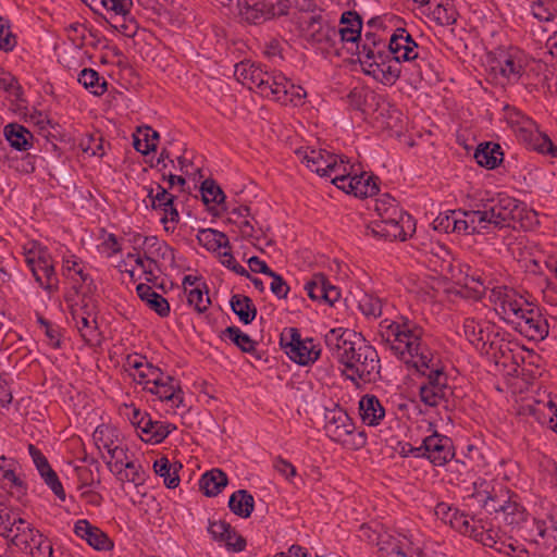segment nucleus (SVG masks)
I'll return each mask as SVG.
<instances>
[{
	"label": "nucleus",
	"instance_id": "obj_1",
	"mask_svg": "<svg viewBox=\"0 0 557 557\" xmlns=\"http://www.w3.org/2000/svg\"><path fill=\"white\" fill-rule=\"evenodd\" d=\"M377 335L385 349L425 377L419 387L424 405L436 407L448 400L453 395L448 376L441 360L423 342L422 327L408 318L401 317L398 321L384 319L379 324Z\"/></svg>",
	"mask_w": 557,
	"mask_h": 557
},
{
	"label": "nucleus",
	"instance_id": "obj_2",
	"mask_svg": "<svg viewBox=\"0 0 557 557\" xmlns=\"http://www.w3.org/2000/svg\"><path fill=\"white\" fill-rule=\"evenodd\" d=\"M388 53L377 59L368 73L380 78L385 85H394L401 75L410 84L438 81V73L426 48L419 46L405 28H397L391 36Z\"/></svg>",
	"mask_w": 557,
	"mask_h": 557
},
{
	"label": "nucleus",
	"instance_id": "obj_3",
	"mask_svg": "<svg viewBox=\"0 0 557 557\" xmlns=\"http://www.w3.org/2000/svg\"><path fill=\"white\" fill-rule=\"evenodd\" d=\"M331 356L343 367L347 379L357 383L374 382L380 375V358L374 347L350 331L330 330L324 337Z\"/></svg>",
	"mask_w": 557,
	"mask_h": 557
},
{
	"label": "nucleus",
	"instance_id": "obj_4",
	"mask_svg": "<svg viewBox=\"0 0 557 557\" xmlns=\"http://www.w3.org/2000/svg\"><path fill=\"white\" fill-rule=\"evenodd\" d=\"M481 205L486 211L487 223L492 231L504 227L515 228L516 224L522 228H529L537 223L535 211L529 210L523 202L507 195L498 194L482 201Z\"/></svg>",
	"mask_w": 557,
	"mask_h": 557
},
{
	"label": "nucleus",
	"instance_id": "obj_5",
	"mask_svg": "<svg viewBox=\"0 0 557 557\" xmlns=\"http://www.w3.org/2000/svg\"><path fill=\"white\" fill-rule=\"evenodd\" d=\"M25 262L38 285L49 294L59 289V277L48 248L33 242L24 247Z\"/></svg>",
	"mask_w": 557,
	"mask_h": 557
},
{
	"label": "nucleus",
	"instance_id": "obj_6",
	"mask_svg": "<svg viewBox=\"0 0 557 557\" xmlns=\"http://www.w3.org/2000/svg\"><path fill=\"white\" fill-rule=\"evenodd\" d=\"M298 27L301 37L311 46L329 51L338 44L337 28L319 14L300 16Z\"/></svg>",
	"mask_w": 557,
	"mask_h": 557
},
{
	"label": "nucleus",
	"instance_id": "obj_7",
	"mask_svg": "<svg viewBox=\"0 0 557 557\" xmlns=\"http://www.w3.org/2000/svg\"><path fill=\"white\" fill-rule=\"evenodd\" d=\"M281 346L286 355L296 363L307 366L320 357L321 350L312 338L302 339L295 327L284 329L281 334Z\"/></svg>",
	"mask_w": 557,
	"mask_h": 557
},
{
	"label": "nucleus",
	"instance_id": "obj_8",
	"mask_svg": "<svg viewBox=\"0 0 557 557\" xmlns=\"http://www.w3.org/2000/svg\"><path fill=\"white\" fill-rule=\"evenodd\" d=\"M368 230L375 237L404 242L414 233L416 223L412 216L404 211L399 213V216L372 221Z\"/></svg>",
	"mask_w": 557,
	"mask_h": 557
},
{
	"label": "nucleus",
	"instance_id": "obj_9",
	"mask_svg": "<svg viewBox=\"0 0 557 557\" xmlns=\"http://www.w3.org/2000/svg\"><path fill=\"white\" fill-rule=\"evenodd\" d=\"M237 7L243 20L252 24H261L268 20L286 15L290 2L289 0H261L249 4L247 0H238Z\"/></svg>",
	"mask_w": 557,
	"mask_h": 557
},
{
	"label": "nucleus",
	"instance_id": "obj_10",
	"mask_svg": "<svg viewBox=\"0 0 557 557\" xmlns=\"http://www.w3.org/2000/svg\"><path fill=\"white\" fill-rule=\"evenodd\" d=\"M421 450L422 457L438 467L446 465L455 456L451 440L437 432H434L422 441Z\"/></svg>",
	"mask_w": 557,
	"mask_h": 557
},
{
	"label": "nucleus",
	"instance_id": "obj_11",
	"mask_svg": "<svg viewBox=\"0 0 557 557\" xmlns=\"http://www.w3.org/2000/svg\"><path fill=\"white\" fill-rule=\"evenodd\" d=\"M295 153L308 169L322 177H326L327 173L334 170L335 159L337 157L327 150L312 149L309 147H301L297 149Z\"/></svg>",
	"mask_w": 557,
	"mask_h": 557
},
{
	"label": "nucleus",
	"instance_id": "obj_12",
	"mask_svg": "<svg viewBox=\"0 0 557 557\" xmlns=\"http://www.w3.org/2000/svg\"><path fill=\"white\" fill-rule=\"evenodd\" d=\"M494 63L493 70L499 71L508 82H518L524 72V60L517 49L500 51Z\"/></svg>",
	"mask_w": 557,
	"mask_h": 557
},
{
	"label": "nucleus",
	"instance_id": "obj_13",
	"mask_svg": "<svg viewBox=\"0 0 557 557\" xmlns=\"http://www.w3.org/2000/svg\"><path fill=\"white\" fill-rule=\"evenodd\" d=\"M308 296L314 301L334 305L341 298L339 288L332 285L323 273H315L305 284Z\"/></svg>",
	"mask_w": 557,
	"mask_h": 557
},
{
	"label": "nucleus",
	"instance_id": "obj_14",
	"mask_svg": "<svg viewBox=\"0 0 557 557\" xmlns=\"http://www.w3.org/2000/svg\"><path fill=\"white\" fill-rule=\"evenodd\" d=\"M516 330L531 339H544L548 335V324L539 310L531 308L515 322Z\"/></svg>",
	"mask_w": 557,
	"mask_h": 557
},
{
	"label": "nucleus",
	"instance_id": "obj_15",
	"mask_svg": "<svg viewBox=\"0 0 557 557\" xmlns=\"http://www.w3.org/2000/svg\"><path fill=\"white\" fill-rule=\"evenodd\" d=\"M74 533L97 550L108 552L114 546L112 540L107 535V533L98 527L92 525L86 519H81L75 522Z\"/></svg>",
	"mask_w": 557,
	"mask_h": 557
},
{
	"label": "nucleus",
	"instance_id": "obj_16",
	"mask_svg": "<svg viewBox=\"0 0 557 557\" xmlns=\"http://www.w3.org/2000/svg\"><path fill=\"white\" fill-rule=\"evenodd\" d=\"M63 275L73 281L72 290L70 293L79 295L81 287L86 286L87 292H91L94 280L85 272L79 259L74 255L63 257L62 262Z\"/></svg>",
	"mask_w": 557,
	"mask_h": 557
},
{
	"label": "nucleus",
	"instance_id": "obj_17",
	"mask_svg": "<svg viewBox=\"0 0 557 557\" xmlns=\"http://www.w3.org/2000/svg\"><path fill=\"white\" fill-rule=\"evenodd\" d=\"M325 432L335 442H345L355 430V424L346 411L333 410L326 416Z\"/></svg>",
	"mask_w": 557,
	"mask_h": 557
},
{
	"label": "nucleus",
	"instance_id": "obj_18",
	"mask_svg": "<svg viewBox=\"0 0 557 557\" xmlns=\"http://www.w3.org/2000/svg\"><path fill=\"white\" fill-rule=\"evenodd\" d=\"M306 97V91L301 86L293 84L282 73L277 74V82L273 87V94L270 99L282 104L299 106Z\"/></svg>",
	"mask_w": 557,
	"mask_h": 557
},
{
	"label": "nucleus",
	"instance_id": "obj_19",
	"mask_svg": "<svg viewBox=\"0 0 557 557\" xmlns=\"http://www.w3.org/2000/svg\"><path fill=\"white\" fill-rule=\"evenodd\" d=\"M208 532L213 540L225 543L227 548L234 552H242L245 549V539L238 535L225 521H210Z\"/></svg>",
	"mask_w": 557,
	"mask_h": 557
},
{
	"label": "nucleus",
	"instance_id": "obj_20",
	"mask_svg": "<svg viewBox=\"0 0 557 557\" xmlns=\"http://www.w3.org/2000/svg\"><path fill=\"white\" fill-rule=\"evenodd\" d=\"M518 138L531 150L543 154H549L554 158L557 157V147L546 134L541 133L537 129L536 124H533L531 128L522 129V133Z\"/></svg>",
	"mask_w": 557,
	"mask_h": 557
},
{
	"label": "nucleus",
	"instance_id": "obj_21",
	"mask_svg": "<svg viewBox=\"0 0 557 557\" xmlns=\"http://www.w3.org/2000/svg\"><path fill=\"white\" fill-rule=\"evenodd\" d=\"M140 250L149 264L156 265L158 259L174 261V250L156 236L144 237Z\"/></svg>",
	"mask_w": 557,
	"mask_h": 557
},
{
	"label": "nucleus",
	"instance_id": "obj_22",
	"mask_svg": "<svg viewBox=\"0 0 557 557\" xmlns=\"http://www.w3.org/2000/svg\"><path fill=\"white\" fill-rule=\"evenodd\" d=\"M377 177L362 172L358 174L356 171L346 184L345 193L352 194L359 198L372 197L377 194L379 186L376 184Z\"/></svg>",
	"mask_w": 557,
	"mask_h": 557
},
{
	"label": "nucleus",
	"instance_id": "obj_23",
	"mask_svg": "<svg viewBox=\"0 0 557 557\" xmlns=\"http://www.w3.org/2000/svg\"><path fill=\"white\" fill-rule=\"evenodd\" d=\"M359 414L364 424L375 426L384 419L385 409L376 396L367 394L359 401Z\"/></svg>",
	"mask_w": 557,
	"mask_h": 557
},
{
	"label": "nucleus",
	"instance_id": "obj_24",
	"mask_svg": "<svg viewBox=\"0 0 557 557\" xmlns=\"http://www.w3.org/2000/svg\"><path fill=\"white\" fill-rule=\"evenodd\" d=\"M339 22L343 26L337 29L338 42H357L361 38L362 22L357 12H344Z\"/></svg>",
	"mask_w": 557,
	"mask_h": 557
},
{
	"label": "nucleus",
	"instance_id": "obj_25",
	"mask_svg": "<svg viewBox=\"0 0 557 557\" xmlns=\"http://www.w3.org/2000/svg\"><path fill=\"white\" fill-rule=\"evenodd\" d=\"M278 73H269L259 65L252 70V74L245 84L249 89L256 90L262 97L270 98L273 94V87L277 82Z\"/></svg>",
	"mask_w": 557,
	"mask_h": 557
},
{
	"label": "nucleus",
	"instance_id": "obj_26",
	"mask_svg": "<svg viewBox=\"0 0 557 557\" xmlns=\"http://www.w3.org/2000/svg\"><path fill=\"white\" fill-rule=\"evenodd\" d=\"M143 425L144 429L141 431V438L145 442L152 444L161 443L169 436V434L176 430L174 424L164 421L152 420L150 416L145 418Z\"/></svg>",
	"mask_w": 557,
	"mask_h": 557
},
{
	"label": "nucleus",
	"instance_id": "obj_27",
	"mask_svg": "<svg viewBox=\"0 0 557 557\" xmlns=\"http://www.w3.org/2000/svg\"><path fill=\"white\" fill-rule=\"evenodd\" d=\"M381 46L383 48L385 47V45H382L381 41L376 39L374 34L366 33L362 46L360 47L357 45L358 59L360 63L368 67H372L377 59H382V57H384L385 52L381 49Z\"/></svg>",
	"mask_w": 557,
	"mask_h": 557
},
{
	"label": "nucleus",
	"instance_id": "obj_28",
	"mask_svg": "<svg viewBox=\"0 0 557 557\" xmlns=\"http://www.w3.org/2000/svg\"><path fill=\"white\" fill-rule=\"evenodd\" d=\"M136 292L138 297L157 314L162 318L170 314L169 301L161 294L154 292L151 286L140 283L137 285Z\"/></svg>",
	"mask_w": 557,
	"mask_h": 557
},
{
	"label": "nucleus",
	"instance_id": "obj_29",
	"mask_svg": "<svg viewBox=\"0 0 557 557\" xmlns=\"http://www.w3.org/2000/svg\"><path fill=\"white\" fill-rule=\"evenodd\" d=\"M483 500V507L488 511H502L509 524L519 523L524 519V509L517 502L511 499L505 500L503 504L496 505L494 497H487Z\"/></svg>",
	"mask_w": 557,
	"mask_h": 557
},
{
	"label": "nucleus",
	"instance_id": "obj_30",
	"mask_svg": "<svg viewBox=\"0 0 557 557\" xmlns=\"http://www.w3.org/2000/svg\"><path fill=\"white\" fill-rule=\"evenodd\" d=\"M504 158L500 145L495 143L480 144L474 152V159L478 164L486 169L497 168Z\"/></svg>",
	"mask_w": 557,
	"mask_h": 557
},
{
	"label": "nucleus",
	"instance_id": "obj_31",
	"mask_svg": "<svg viewBox=\"0 0 557 557\" xmlns=\"http://www.w3.org/2000/svg\"><path fill=\"white\" fill-rule=\"evenodd\" d=\"M28 536L25 540H21L24 543L25 548L34 557H52L53 548L51 542L45 537L38 530L32 529L27 525Z\"/></svg>",
	"mask_w": 557,
	"mask_h": 557
},
{
	"label": "nucleus",
	"instance_id": "obj_32",
	"mask_svg": "<svg viewBox=\"0 0 557 557\" xmlns=\"http://www.w3.org/2000/svg\"><path fill=\"white\" fill-rule=\"evenodd\" d=\"M227 484L226 474L220 469H212L201 475L199 487L206 496L213 497Z\"/></svg>",
	"mask_w": 557,
	"mask_h": 557
},
{
	"label": "nucleus",
	"instance_id": "obj_33",
	"mask_svg": "<svg viewBox=\"0 0 557 557\" xmlns=\"http://www.w3.org/2000/svg\"><path fill=\"white\" fill-rule=\"evenodd\" d=\"M490 326L486 322L476 321L471 318H467L463 321V332L467 339L475 345H482L483 347L490 342L491 333Z\"/></svg>",
	"mask_w": 557,
	"mask_h": 557
},
{
	"label": "nucleus",
	"instance_id": "obj_34",
	"mask_svg": "<svg viewBox=\"0 0 557 557\" xmlns=\"http://www.w3.org/2000/svg\"><path fill=\"white\" fill-rule=\"evenodd\" d=\"M531 305L523 299L522 296L518 295L516 290H512L505 304L503 305L500 312L504 315V320L515 324V322L522 315Z\"/></svg>",
	"mask_w": 557,
	"mask_h": 557
},
{
	"label": "nucleus",
	"instance_id": "obj_35",
	"mask_svg": "<svg viewBox=\"0 0 557 557\" xmlns=\"http://www.w3.org/2000/svg\"><path fill=\"white\" fill-rule=\"evenodd\" d=\"M4 136L11 147L20 151H26L32 147V133L20 124H9L4 127Z\"/></svg>",
	"mask_w": 557,
	"mask_h": 557
},
{
	"label": "nucleus",
	"instance_id": "obj_36",
	"mask_svg": "<svg viewBox=\"0 0 557 557\" xmlns=\"http://www.w3.org/2000/svg\"><path fill=\"white\" fill-rule=\"evenodd\" d=\"M230 306L244 324L251 323L257 315V308L248 296L240 294L233 295L230 300Z\"/></svg>",
	"mask_w": 557,
	"mask_h": 557
},
{
	"label": "nucleus",
	"instance_id": "obj_37",
	"mask_svg": "<svg viewBox=\"0 0 557 557\" xmlns=\"http://www.w3.org/2000/svg\"><path fill=\"white\" fill-rule=\"evenodd\" d=\"M228 507L236 516L248 518L255 508L253 496L246 490H238L231 495Z\"/></svg>",
	"mask_w": 557,
	"mask_h": 557
},
{
	"label": "nucleus",
	"instance_id": "obj_38",
	"mask_svg": "<svg viewBox=\"0 0 557 557\" xmlns=\"http://www.w3.org/2000/svg\"><path fill=\"white\" fill-rule=\"evenodd\" d=\"M182 468L181 463L171 465L166 457H162L154 461V472L163 478L164 485L168 488H175L180 484L178 469Z\"/></svg>",
	"mask_w": 557,
	"mask_h": 557
},
{
	"label": "nucleus",
	"instance_id": "obj_39",
	"mask_svg": "<svg viewBox=\"0 0 557 557\" xmlns=\"http://www.w3.org/2000/svg\"><path fill=\"white\" fill-rule=\"evenodd\" d=\"M147 391L159 396L161 400L182 403L181 389L174 384V379L165 375L156 386H147Z\"/></svg>",
	"mask_w": 557,
	"mask_h": 557
},
{
	"label": "nucleus",
	"instance_id": "obj_40",
	"mask_svg": "<svg viewBox=\"0 0 557 557\" xmlns=\"http://www.w3.org/2000/svg\"><path fill=\"white\" fill-rule=\"evenodd\" d=\"M469 224V234H487L492 231L487 223L486 211L482 205H476L475 210L465 211Z\"/></svg>",
	"mask_w": 557,
	"mask_h": 557
},
{
	"label": "nucleus",
	"instance_id": "obj_41",
	"mask_svg": "<svg viewBox=\"0 0 557 557\" xmlns=\"http://www.w3.org/2000/svg\"><path fill=\"white\" fill-rule=\"evenodd\" d=\"M354 165H349L348 161H345L341 157H336L334 170L327 173L326 177H332V183L342 190H345L346 184L352 177Z\"/></svg>",
	"mask_w": 557,
	"mask_h": 557
},
{
	"label": "nucleus",
	"instance_id": "obj_42",
	"mask_svg": "<svg viewBox=\"0 0 557 557\" xmlns=\"http://www.w3.org/2000/svg\"><path fill=\"white\" fill-rule=\"evenodd\" d=\"M197 239L199 244L208 250H218L220 248L230 247L227 236L224 233L212 228L200 230L197 234Z\"/></svg>",
	"mask_w": 557,
	"mask_h": 557
},
{
	"label": "nucleus",
	"instance_id": "obj_43",
	"mask_svg": "<svg viewBox=\"0 0 557 557\" xmlns=\"http://www.w3.org/2000/svg\"><path fill=\"white\" fill-rule=\"evenodd\" d=\"M384 301L373 294L362 293L358 298V308L369 319L382 315Z\"/></svg>",
	"mask_w": 557,
	"mask_h": 557
},
{
	"label": "nucleus",
	"instance_id": "obj_44",
	"mask_svg": "<svg viewBox=\"0 0 557 557\" xmlns=\"http://www.w3.org/2000/svg\"><path fill=\"white\" fill-rule=\"evenodd\" d=\"M99 81V73L92 69H84L78 75V83L96 96H101L107 90L108 86L104 78H102L101 83Z\"/></svg>",
	"mask_w": 557,
	"mask_h": 557
},
{
	"label": "nucleus",
	"instance_id": "obj_45",
	"mask_svg": "<svg viewBox=\"0 0 557 557\" xmlns=\"http://www.w3.org/2000/svg\"><path fill=\"white\" fill-rule=\"evenodd\" d=\"M127 447L119 444L116 447L109 449L108 456L106 459L107 466L109 470L116 476L121 474L122 470L125 469V463L131 460L127 455Z\"/></svg>",
	"mask_w": 557,
	"mask_h": 557
},
{
	"label": "nucleus",
	"instance_id": "obj_46",
	"mask_svg": "<svg viewBox=\"0 0 557 557\" xmlns=\"http://www.w3.org/2000/svg\"><path fill=\"white\" fill-rule=\"evenodd\" d=\"M224 336L234 343L242 351L252 354L256 351V342L237 326H228L223 332Z\"/></svg>",
	"mask_w": 557,
	"mask_h": 557
},
{
	"label": "nucleus",
	"instance_id": "obj_47",
	"mask_svg": "<svg viewBox=\"0 0 557 557\" xmlns=\"http://www.w3.org/2000/svg\"><path fill=\"white\" fill-rule=\"evenodd\" d=\"M374 210L379 216L377 220L391 219V216H399L400 212H404L397 201L389 195H383L381 198L375 200Z\"/></svg>",
	"mask_w": 557,
	"mask_h": 557
},
{
	"label": "nucleus",
	"instance_id": "obj_48",
	"mask_svg": "<svg viewBox=\"0 0 557 557\" xmlns=\"http://www.w3.org/2000/svg\"><path fill=\"white\" fill-rule=\"evenodd\" d=\"M505 117L508 124L515 129L517 136H520L522 129H528L535 124V122L529 116L524 115L521 111L516 108L505 107Z\"/></svg>",
	"mask_w": 557,
	"mask_h": 557
},
{
	"label": "nucleus",
	"instance_id": "obj_49",
	"mask_svg": "<svg viewBox=\"0 0 557 557\" xmlns=\"http://www.w3.org/2000/svg\"><path fill=\"white\" fill-rule=\"evenodd\" d=\"M201 197L206 206L220 205L224 201L225 195L221 187L213 180H205L201 184Z\"/></svg>",
	"mask_w": 557,
	"mask_h": 557
},
{
	"label": "nucleus",
	"instance_id": "obj_50",
	"mask_svg": "<svg viewBox=\"0 0 557 557\" xmlns=\"http://www.w3.org/2000/svg\"><path fill=\"white\" fill-rule=\"evenodd\" d=\"M205 292L202 288H200L199 285L188 290L187 295V301L188 305L193 306L196 311L199 313H202L207 311L208 307L210 306L211 301L208 296V289L206 284H202Z\"/></svg>",
	"mask_w": 557,
	"mask_h": 557
},
{
	"label": "nucleus",
	"instance_id": "obj_51",
	"mask_svg": "<svg viewBox=\"0 0 557 557\" xmlns=\"http://www.w3.org/2000/svg\"><path fill=\"white\" fill-rule=\"evenodd\" d=\"M536 530L542 539H553V545L557 547V512H552L546 520L535 521Z\"/></svg>",
	"mask_w": 557,
	"mask_h": 557
},
{
	"label": "nucleus",
	"instance_id": "obj_52",
	"mask_svg": "<svg viewBox=\"0 0 557 557\" xmlns=\"http://www.w3.org/2000/svg\"><path fill=\"white\" fill-rule=\"evenodd\" d=\"M125 465V469L122 470L121 474L116 475V479L121 482H132L135 485L143 484L145 482V472L141 466L132 459Z\"/></svg>",
	"mask_w": 557,
	"mask_h": 557
},
{
	"label": "nucleus",
	"instance_id": "obj_53",
	"mask_svg": "<svg viewBox=\"0 0 557 557\" xmlns=\"http://www.w3.org/2000/svg\"><path fill=\"white\" fill-rule=\"evenodd\" d=\"M147 196L151 200V206L154 210H163L165 207L173 205L175 198L172 194H170L164 187H162L159 184L157 185L156 189H148Z\"/></svg>",
	"mask_w": 557,
	"mask_h": 557
},
{
	"label": "nucleus",
	"instance_id": "obj_54",
	"mask_svg": "<svg viewBox=\"0 0 557 557\" xmlns=\"http://www.w3.org/2000/svg\"><path fill=\"white\" fill-rule=\"evenodd\" d=\"M81 336L88 345H95L99 342V332L96 318H86L79 325H76Z\"/></svg>",
	"mask_w": 557,
	"mask_h": 557
},
{
	"label": "nucleus",
	"instance_id": "obj_55",
	"mask_svg": "<svg viewBox=\"0 0 557 557\" xmlns=\"http://www.w3.org/2000/svg\"><path fill=\"white\" fill-rule=\"evenodd\" d=\"M107 11L113 12L126 18L133 9V0H98L97 1Z\"/></svg>",
	"mask_w": 557,
	"mask_h": 557
},
{
	"label": "nucleus",
	"instance_id": "obj_56",
	"mask_svg": "<svg viewBox=\"0 0 557 557\" xmlns=\"http://www.w3.org/2000/svg\"><path fill=\"white\" fill-rule=\"evenodd\" d=\"M476 536L484 546L492 547L499 553L510 554L516 549L512 544L506 545L505 542L496 540V534L492 531H482Z\"/></svg>",
	"mask_w": 557,
	"mask_h": 557
},
{
	"label": "nucleus",
	"instance_id": "obj_57",
	"mask_svg": "<svg viewBox=\"0 0 557 557\" xmlns=\"http://www.w3.org/2000/svg\"><path fill=\"white\" fill-rule=\"evenodd\" d=\"M78 295H74L72 293H67L65 295V301L69 305L70 313L72 315V319L75 321V325H79V322H83L86 318L89 317V314L84 315L82 312V309H84L85 306V295H83L79 299H76Z\"/></svg>",
	"mask_w": 557,
	"mask_h": 557
},
{
	"label": "nucleus",
	"instance_id": "obj_58",
	"mask_svg": "<svg viewBox=\"0 0 557 557\" xmlns=\"http://www.w3.org/2000/svg\"><path fill=\"white\" fill-rule=\"evenodd\" d=\"M16 523L26 524L22 518L11 520V515L7 511L5 505L0 503V534L4 537H12Z\"/></svg>",
	"mask_w": 557,
	"mask_h": 557
},
{
	"label": "nucleus",
	"instance_id": "obj_59",
	"mask_svg": "<svg viewBox=\"0 0 557 557\" xmlns=\"http://www.w3.org/2000/svg\"><path fill=\"white\" fill-rule=\"evenodd\" d=\"M82 150L90 156L102 157L104 151L103 139L100 135H88L81 140Z\"/></svg>",
	"mask_w": 557,
	"mask_h": 557
},
{
	"label": "nucleus",
	"instance_id": "obj_60",
	"mask_svg": "<svg viewBox=\"0 0 557 557\" xmlns=\"http://www.w3.org/2000/svg\"><path fill=\"white\" fill-rule=\"evenodd\" d=\"M114 430L109 428L97 429L94 433L95 442L100 450L104 449L109 453V449L116 447L120 443L117 440H113Z\"/></svg>",
	"mask_w": 557,
	"mask_h": 557
},
{
	"label": "nucleus",
	"instance_id": "obj_61",
	"mask_svg": "<svg viewBox=\"0 0 557 557\" xmlns=\"http://www.w3.org/2000/svg\"><path fill=\"white\" fill-rule=\"evenodd\" d=\"M16 46V38L10 30L9 21L0 16V50L11 51Z\"/></svg>",
	"mask_w": 557,
	"mask_h": 557
},
{
	"label": "nucleus",
	"instance_id": "obj_62",
	"mask_svg": "<svg viewBox=\"0 0 557 557\" xmlns=\"http://www.w3.org/2000/svg\"><path fill=\"white\" fill-rule=\"evenodd\" d=\"M532 14L539 21L549 22L555 16V9L550 1L539 0L532 5Z\"/></svg>",
	"mask_w": 557,
	"mask_h": 557
},
{
	"label": "nucleus",
	"instance_id": "obj_63",
	"mask_svg": "<svg viewBox=\"0 0 557 557\" xmlns=\"http://www.w3.org/2000/svg\"><path fill=\"white\" fill-rule=\"evenodd\" d=\"M40 476L44 479L45 483L51 488V491L54 493V495L59 499H61V500L65 499V497H66L65 491H64L62 483L60 482L55 471L52 468L50 470L41 473Z\"/></svg>",
	"mask_w": 557,
	"mask_h": 557
},
{
	"label": "nucleus",
	"instance_id": "obj_64",
	"mask_svg": "<svg viewBox=\"0 0 557 557\" xmlns=\"http://www.w3.org/2000/svg\"><path fill=\"white\" fill-rule=\"evenodd\" d=\"M272 278L270 284L271 292L278 298L285 299L289 293V286L287 282L283 278V276L276 272H272L269 275Z\"/></svg>",
	"mask_w": 557,
	"mask_h": 557
}]
</instances>
